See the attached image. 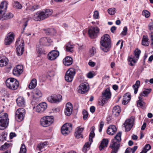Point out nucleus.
<instances>
[{
    "instance_id": "1",
    "label": "nucleus",
    "mask_w": 153,
    "mask_h": 153,
    "mask_svg": "<svg viewBox=\"0 0 153 153\" xmlns=\"http://www.w3.org/2000/svg\"><path fill=\"white\" fill-rule=\"evenodd\" d=\"M52 13V10L50 9H46L43 11H39L35 13L32 18L36 21H40L48 18Z\"/></svg>"
},
{
    "instance_id": "2",
    "label": "nucleus",
    "mask_w": 153,
    "mask_h": 153,
    "mask_svg": "<svg viewBox=\"0 0 153 153\" xmlns=\"http://www.w3.org/2000/svg\"><path fill=\"white\" fill-rule=\"evenodd\" d=\"M101 49L105 52L109 51L111 46V42L110 37L107 34L104 35L101 38L100 41Z\"/></svg>"
},
{
    "instance_id": "3",
    "label": "nucleus",
    "mask_w": 153,
    "mask_h": 153,
    "mask_svg": "<svg viewBox=\"0 0 153 153\" xmlns=\"http://www.w3.org/2000/svg\"><path fill=\"white\" fill-rule=\"evenodd\" d=\"M121 134V132L118 133L114 138L112 140L109 146L110 148L118 151L120 147Z\"/></svg>"
},
{
    "instance_id": "4",
    "label": "nucleus",
    "mask_w": 153,
    "mask_h": 153,
    "mask_svg": "<svg viewBox=\"0 0 153 153\" xmlns=\"http://www.w3.org/2000/svg\"><path fill=\"white\" fill-rule=\"evenodd\" d=\"M6 84L7 86L10 89L16 90L18 88L19 83L16 79L10 78L6 80Z\"/></svg>"
},
{
    "instance_id": "5",
    "label": "nucleus",
    "mask_w": 153,
    "mask_h": 153,
    "mask_svg": "<svg viewBox=\"0 0 153 153\" xmlns=\"http://www.w3.org/2000/svg\"><path fill=\"white\" fill-rule=\"evenodd\" d=\"M9 119L8 115L6 113L0 114V129L3 130L8 126L9 123Z\"/></svg>"
},
{
    "instance_id": "6",
    "label": "nucleus",
    "mask_w": 153,
    "mask_h": 153,
    "mask_svg": "<svg viewBox=\"0 0 153 153\" xmlns=\"http://www.w3.org/2000/svg\"><path fill=\"white\" fill-rule=\"evenodd\" d=\"M53 121V116H47L44 117L40 120V124L43 126L46 127L51 125Z\"/></svg>"
},
{
    "instance_id": "7",
    "label": "nucleus",
    "mask_w": 153,
    "mask_h": 153,
    "mask_svg": "<svg viewBox=\"0 0 153 153\" xmlns=\"http://www.w3.org/2000/svg\"><path fill=\"white\" fill-rule=\"evenodd\" d=\"M25 110L23 108H19L17 109L15 113V119L16 120L20 122L22 120L25 114Z\"/></svg>"
},
{
    "instance_id": "8",
    "label": "nucleus",
    "mask_w": 153,
    "mask_h": 153,
    "mask_svg": "<svg viewBox=\"0 0 153 153\" xmlns=\"http://www.w3.org/2000/svg\"><path fill=\"white\" fill-rule=\"evenodd\" d=\"M75 74V70L73 68L69 69L66 72L65 79V80L68 82H71L72 81L74 76Z\"/></svg>"
},
{
    "instance_id": "9",
    "label": "nucleus",
    "mask_w": 153,
    "mask_h": 153,
    "mask_svg": "<svg viewBox=\"0 0 153 153\" xmlns=\"http://www.w3.org/2000/svg\"><path fill=\"white\" fill-rule=\"evenodd\" d=\"M72 125L70 123H66L62 127L61 132L62 134L66 135L69 134L72 129Z\"/></svg>"
},
{
    "instance_id": "10",
    "label": "nucleus",
    "mask_w": 153,
    "mask_h": 153,
    "mask_svg": "<svg viewBox=\"0 0 153 153\" xmlns=\"http://www.w3.org/2000/svg\"><path fill=\"white\" fill-rule=\"evenodd\" d=\"M134 121V117H131L125 121L123 125L125 128L126 131H128L130 130L133 125Z\"/></svg>"
},
{
    "instance_id": "11",
    "label": "nucleus",
    "mask_w": 153,
    "mask_h": 153,
    "mask_svg": "<svg viewBox=\"0 0 153 153\" xmlns=\"http://www.w3.org/2000/svg\"><path fill=\"white\" fill-rule=\"evenodd\" d=\"M99 32V29L97 27H91L88 30L89 36L91 38L96 37Z\"/></svg>"
},
{
    "instance_id": "12",
    "label": "nucleus",
    "mask_w": 153,
    "mask_h": 153,
    "mask_svg": "<svg viewBox=\"0 0 153 153\" xmlns=\"http://www.w3.org/2000/svg\"><path fill=\"white\" fill-rule=\"evenodd\" d=\"M47 107V105L45 102L39 104L36 107V111L41 113L43 112Z\"/></svg>"
},
{
    "instance_id": "13",
    "label": "nucleus",
    "mask_w": 153,
    "mask_h": 153,
    "mask_svg": "<svg viewBox=\"0 0 153 153\" xmlns=\"http://www.w3.org/2000/svg\"><path fill=\"white\" fill-rule=\"evenodd\" d=\"M14 35L12 32H10L7 34L6 38L4 39V44L7 45L11 44L14 39Z\"/></svg>"
},
{
    "instance_id": "14",
    "label": "nucleus",
    "mask_w": 153,
    "mask_h": 153,
    "mask_svg": "<svg viewBox=\"0 0 153 153\" xmlns=\"http://www.w3.org/2000/svg\"><path fill=\"white\" fill-rule=\"evenodd\" d=\"M59 52L58 51L52 50L48 54V58L51 60L55 59L59 56Z\"/></svg>"
},
{
    "instance_id": "15",
    "label": "nucleus",
    "mask_w": 153,
    "mask_h": 153,
    "mask_svg": "<svg viewBox=\"0 0 153 153\" xmlns=\"http://www.w3.org/2000/svg\"><path fill=\"white\" fill-rule=\"evenodd\" d=\"M24 45L23 40H21L20 44L17 46L16 48L17 54L18 56L22 55L24 50Z\"/></svg>"
},
{
    "instance_id": "16",
    "label": "nucleus",
    "mask_w": 153,
    "mask_h": 153,
    "mask_svg": "<svg viewBox=\"0 0 153 153\" xmlns=\"http://www.w3.org/2000/svg\"><path fill=\"white\" fill-rule=\"evenodd\" d=\"M23 66L22 65H18L13 70V73L14 75L19 76L23 72Z\"/></svg>"
},
{
    "instance_id": "17",
    "label": "nucleus",
    "mask_w": 153,
    "mask_h": 153,
    "mask_svg": "<svg viewBox=\"0 0 153 153\" xmlns=\"http://www.w3.org/2000/svg\"><path fill=\"white\" fill-rule=\"evenodd\" d=\"M62 96H48L47 98L48 101L52 103H57L62 100Z\"/></svg>"
},
{
    "instance_id": "18",
    "label": "nucleus",
    "mask_w": 153,
    "mask_h": 153,
    "mask_svg": "<svg viewBox=\"0 0 153 153\" xmlns=\"http://www.w3.org/2000/svg\"><path fill=\"white\" fill-rule=\"evenodd\" d=\"M88 90V88L86 85L84 83H82L78 87V91L80 93L83 94L87 92Z\"/></svg>"
},
{
    "instance_id": "19",
    "label": "nucleus",
    "mask_w": 153,
    "mask_h": 153,
    "mask_svg": "<svg viewBox=\"0 0 153 153\" xmlns=\"http://www.w3.org/2000/svg\"><path fill=\"white\" fill-rule=\"evenodd\" d=\"M84 129V128H80V127H78L76 128L75 132V136L76 138H83V136L82 132L83 131Z\"/></svg>"
},
{
    "instance_id": "20",
    "label": "nucleus",
    "mask_w": 153,
    "mask_h": 153,
    "mask_svg": "<svg viewBox=\"0 0 153 153\" xmlns=\"http://www.w3.org/2000/svg\"><path fill=\"white\" fill-rule=\"evenodd\" d=\"M72 105L70 102H68L66 104L65 113L66 115L69 116L71 114L72 111Z\"/></svg>"
},
{
    "instance_id": "21",
    "label": "nucleus",
    "mask_w": 153,
    "mask_h": 153,
    "mask_svg": "<svg viewBox=\"0 0 153 153\" xmlns=\"http://www.w3.org/2000/svg\"><path fill=\"white\" fill-rule=\"evenodd\" d=\"M7 7V3L6 1H2L0 5V14L6 12Z\"/></svg>"
},
{
    "instance_id": "22",
    "label": "nucleus",
    "mask_w": 153,
    "mask_h": 153,
    "mask_svg": "<svg viewBox=\"0 0 153 153\" xmlns=\"http://www.w3.org/2000/svg\"><path fill=\"white\" fill-rule=\"evenodd\" d=\"M121 111V108L119 106H115L112 109V114L114 117H117L119 115Z\"/></svg>"
},
{
    "instance_id": "23",
    "label": "nucleus",
    "mask_w": 153,
    "mask_h": 153,
    "mask_svg": "<svg viewBox=\"0 0 153 153\" xmlns=\"http://www.w3.org/2000/svg\"><path fill=\"white\" fill-rule=\"evenodd\" d=\"M117 129L114 125L110 126L107 130V133L110 135H113L117 131Z\"/></svg>"
},
{
    "instance_id": "24",
    "label": "nucleus",
    "mask_w": 153,
    "mask_h": 153,
    "mask_svg": "<svg viewBox=\"0 0 153 153\" xmlns=\"http://www.w3.org/2000/svg\"><path fill=\"white\" fill-rule=\"evenodd\" d=\"M17 104L19 106L24 107L25 105V101L23 96H19L16 100Z\"/></svg>"
},
{
    "instance_id": "25",
    "label": "nucleus",
    "mask_w": 153,
    "mask_h": 153,
    "mask_svg": "<svg viewBox=\"0 0 153 153\" xmlns=\"http://www.w3.org/2000/svg\"><path fill=\"white\" fill-rule=\"evenodd\" d=\"M110 97L111 96H101L98 101L99 104L103 106Z\"/></svg>"
},
{
    "instance_id": "26",
    "label": "nucleus",
    "mask_w": 153,
    "mask_h": 153,
    "mask_svg": "<svg viewBox=\"0 0 153 153\" xmlns=\"http://www.w3.org/2000/svg\"><path fill=\"white\" fill-rule=\"evenodd\" d=\"M73 59L70 56H67L63 60V63L66 66H68L71 65L73 62Z\"/></svg>"
},
{
    "instance_id": "27",
    "label": "nucleus",
    "mask_w": 153,
    "mask_h": 153,
    "mask_svg": "<svg viewBox=\"0 0 153 153\" xmlns=\"http://www.w3.org/2000/svg\"><path fill=\"white\" fill-rule=\"evenodd\" d=\"M65 50L67 52H73L74 51V45L70 42H68L65 46Z\"/></svg>"
},
{
    "instance_id": "28",
    "label": "nucleus",
    "mask_w": 153,
    "mask_h": 153,
    "mask_svg": "<svg viewBox=\"0 0 153 153\" xmlns=\"http://www.w3.org/2000/svg\"><path fill=\"white\" fill-rule=\"evenodd\" d=\"M40 97L37 96H31L30 98V103L32 105H35L40 100Z\"/></svg>"
},
{
    "instance_id": "29",
    "label": "nucleus",
    "mask_w": 153,
    "mask_h": 153,
    "mask_svg": "<svg viewBox=\"0 0 153 153\" xmlns=\"http://www.w3.org/2000/svg\"><path fill=\"white\" fill-rule=\"evenodd\" d=\"M108 143V139H103L101 142L99 148L100 150H102L104 147H107Z\"/></svg>"
},
{
    "instance_id": "30",
    "label": "nucleus",
    "mask_w": 153,
    "mask_h": 153,
    "mask_svg": "<svg viewBox=\"0 0 153 153\" xmlns=\"http://www.w3.org/2000/svg\"><path fill=\"white\" fill-rule=\"evenodd\" d=\"M2 14V21L10 19L13 17V15L11 13H8L6 14H5V13H3Z\"/></svg>"
},
{
    "instance_id": "31",
    "label": "nucleus",
    "mask_w": 153,
    "mask_h": 153,
    "mask_svg": "<svg viewBox=\"0 0 153 153\" xmlns=\"http://www.w3.org/2000/svg\"><path fill=\"white\" fill-rule=\"evenodd\" d=\"M47 35H53L56 33L55 30L53 28L43 29Z\"/></svg>"
},
{
    "instance_id": "32",
    "label": "nucleus",
    "mask_w": 153,
    "mask_h": 153,
    "mask_svg": "<svg viewBox=\"0 0 153 153\" xmlns=\"http://www.w3.org/2000/svg\"><path fill=\"white\" fill-rule=\"evenodd\" d=\"M37 85V81L35 79H32L28 86L30 89H32L35 88Z\"/></svg>"
},
{
    "instance_id": "33",
    "label": "nucleus",
    "mask_w": 153,
    "mask_h": 153,
    "mask_svg": "<svg viewBox=\"0 0 153 153\" xmlns=\"http://www.w3.org/2000/svg\"><path fill=\"white\" fill-rule=\"evenodd\" d=\"M142 44L144 46H149V43L148 42V38L147 36L144 35L143 36Z\"/></svg>"
},
{
    "instance_id": "34",
    "label": "nucleus",
    "mask_w": 153,
    "mask_h": 153,
    "mask_svg": "<svg viewBox=\"0 0 153 153\" xmlns=\"http://www.w3.org/2000/svg\"><path fill=\"white\" fill-rule=\"evenodd\" d=\"M140 82L139 80H137L136 81L135 84H134L133 85V88L134 90V93L136 94L137 93L138 88H139L140 85Z\"/></svg>"
},
{
    "instance_id": "35",
    "label": "nucleus",
    "mask_w": 153,
    "mask_h": 153,
    "mask_svg": "<svg viewBox=\"0 0 153 153\" xmlns=\"http://www.w3.org/2000/svg\"><path fill=\"white\" fill-rule=\"evenodd\" d=\"M134 56H131L128 58V64L129 65L133 66L134 65V64L136 62V61L134 59Z\"/></svg>"
},
{
    "instance_id": "36",
    "label": "nucleus",
    "mask_w": 153,
    "mask_h": 153,
    "mask_svg": "<svg viewBox=\"0 0 153 153\" xmlns=\"http://www.w3.org/2000/svg\"><path fill=\"white\" fill-rule=\"evenodd\" d=\"M47 37H43L40 39L39 42L41 45L44 46H48L49 44L47 43Z\"/></svg>"
},
{
    "instance_id": "37",
    "label": "nucleus",
    "mask_w": 153,
    "mask_h": 153,
    "mask_svg": "<svg viewBox=\"0 0 153 153\" xmlns=\"http://www.w3.org/2000/svg\"><path fill=\"white\" fill-rule=\"evenodd\" d=\"M123 98L122 101V104L126 105L130 101L131 99V96H123Z\"/></svg>"
},
{
    "instance_id": "38",
    "label": "nucleus",
    "mask_w": 153,
    "mask_h": 153,
    "mask_svg": "<svg viewBox=\"0 0 153 153\" xmlns=\"http://www.w3.org/2000/svg\"><path fill=\"white\" fill-rule=\"evenodd\" d=\"M39 7V5H30L27 8L28 10L32 11H33L35 10L38 9Z\"/></svg>"
},
{
    "instance_id": "39",
    "label": "nucleus",
    "mask_w": 153,
    "mask_h": 153,
    "mask_svg": "<svg viewBox=\"0 0 153 153\" xmlns=\"http://www.w3.org/2000/svg\"><path fill=\"white\" fill-rule=\"evenodd\" d=\"M152 91L151 88L145 89L143 92L140 94V96H146L149 94Z\"/></svg>"
},
{
    "instance_id": "40",
    "label": "nucleus",
    "mask_w": 153,
    "mask_h": 153,
    "mask_svg": "<svg viewBox=\"0 0 153 153\" xmlns=\"http://www.w3.org/2000/svg\"><path fill=\"white\" fill-rule=\"evenodd\" d=\"M102 96H111V93L110 88H107L103 92H102Z\"/></svg>"
},
{
    "instance_id": "41",
    "label": "nucleus",
    "mask_w": 153,
    "mask_h": 153,
    "mask_svg": "<svg viewBox=\"0 0 153 153\" xmlns=\"http://www.w3.org/2000/svg\"><path fill=\"white\" fill-rule=\"evenodd\" d=\"M8 63V59H0V67H3L7 65Z\"/></svg>"
},
{
    "instance_id": "42",
    "label": "nucleus",
    "mask_w": 153,
    "mask_h": 153,
    "mask_svg": "<svg viewBox=\"0 0 153 153\" xmlns=\"http://www.w3.org/2000/svg\"><path fill=\"white\" fill-rule=\"evenodd\" d=\"M13 6L18 9H20L22 8V5L19 2L17 1H15L13 3Z\"/></svg>"
},
{
    "instance_id": "43",
    "label": "nucleus",
    "mask_w": 153,
    "mask_h": 153,
    "mask_svg": "<svg viewBox=\"0 0 153 153\" xmlns=\"http://www.w3.org/2000/svg\"><path fill=\"white\" fill-rule=\"evenodd\" d=\"M108 13L111 15H114L116 12V10L114 8H111L108 10Z\"/></svg>"
},
{
    "instance_id": "44",
    "label": "nucleus",
    "mask_w": 153,
    "mask_h": 153,
    "mask_svg": "<svg viewBox=\"0 0 153 153\" xmlns=\"http://www.w3.org/2000/svg\"><path fill=\"white\" fill-rule=\"evenodd\" d=\"M138 98L139 100L137 101V105L138 107H141L143 106V103H144L142 100V96H139Z\"/></svg>"
},
{
    "instance_id": "45",
    "label": "nucleus",
    "mask_w": 153,
    "mask_h": 153,
    "mask_svg": "<svg viewBox=\"0 0 153 153\" xmlns=\"http://www.w3.org/2000/svg\"><path fill=\"white\" fill-rule=\"evenodd\" d=\"M47 144V143L46 142L41 143L37 146V148L40 151H41V149L43 148Z\"/></svg>"
},
{
    "instance_id": "46",
    "label": "nucleus",
    "mask_w": 153,
    "mask_h": 153,
    "mask_svg": "<svg viewBox=\"0 0 153 153\" xmlns=\"http://www.w3.org/2000/svg\"><path fill=\"white\" fill-rule=\"evenodd\" d=\"M19 153H26V149L24 143L22 144V145Z\"/></svg>"
},
{
    "instance_id": "47",
    "label": "nucleus",
    "mask_w": 153,
    "mask_h": 153,
    "mask_svg": "<svg viewBox=\"0 0 153 153\" xmlns=\"http://www.w3.org/2000/svg\"><path fill=\"white\" fill-rule=\"evenodd\" d=\"M94 136L95 134L94 131L92 130L90 132L89 136V141L90 142H92V138L94 137Z\"/></svg>"
},
{
    "instance_id": "48",
    "label": "nucleus",
    "mask_w": 153,
    "mask_h": 153,
    "mask_svg": "<svg viewBox=\"0 0 153 153\" xmlns=\"http://www.w3.org/2000/svg\"><path fill=\"white\" fill-rule=\"evenodd\" d=\"M142 15L143 16H144L146 18L149 17L150 15V13L146 10H143L142 12Z\"/></svg>"
},
{
    "instance_id": "49",
    "label": "nucleus",
    "mask_w": 153,
    "mask_h": 153,
    "mask_svg": "<svg viewBox=\"0 0 153 153\" xmlns=\"http://www.w3.org/2000/svg\"><path fill=\"white\" fill-rule=\"evenodd\" d=\"M134 53L135 56L137 59H138L141 53V51L140 50L137 49L134 51Z\"/></svg>"
},
{
    "instance_id": "50",
    "label": "nucleus",
    "mask_w": 153,
    "mask_h": 153,
    "mask_svg": "<svg viewBox=\"0 0 153 153\" xmlns=\"http://www.w3.org/2000/svg\"><path fill=\"white\" fill-rule=\"evenodd\" d=\"M82 114H83V118L84 120L87 119L88 116V113L87 111L85 110H83L82 111Z\"/></svg>"
},
{
    "instance_id": "51",
    "label": "nucleus",
    "mask_w": 153,
    "mask_h": 153,
    "mask_svg": "<svg viewBox=\"0 0 153 153\" xmlns=\"http://www.w3.org/2000/svg\"><path fill=\"white\" fill-rule=\"evenodd\" d=\"M33 93L36 95H41L42 94L41 91L38 88H36L33 91Z\"/></svg>"
},
{
    "instance_id": "52",
    "label": "nucleus",
    "mask_w": 153,
    "mask_h": 153,
    "mask_svg": "<svg viewBox=\"0 0 153 153\" xmlns=\"http://www.w3.org/2000/svg\"><path fill=\"white\" fill-rule=\"evenodd\" d=\"M151 148V146L149 144H146L144 147L143 148V150L145 152L146 151V153L147 152L149 151V149Z\"/></svg>"
},
{
    "instance_id": "53",
    "label": "nucleus",
    "mask_w": 153,
    "mask_h": 153,
    "mask_svg": "<svg viewBox=\"0 0 153 153\" xmlns=\"http://www.w3.org/2000/svg\"><path fill=\"white\" fill-rule=\"evenodd\" d=\"M9 146V144L5 143L0 148V150H3L4 149H6Z\"/></svg>"
},
{
    "instance_id": "54",
    "label": "nucleus",
    "mask_w": 153,
    "mask_h": 153,
    "mask_svg": "<svg viewBox=\"0 0 153 153\" xmlns=\"http://www.w3.org/2000/svg\"><path fill=\"white\" fill-rule=\"evenodd\" d=\"M127 31V28L126 27H125L123 29V30L121 33V35L122 36H125Z\"/></svg>"
},
{
    "instance_id": "55",
    "label": "nucleus",
    "mask_w": 153,
    "mask_h": 153,
    "mask_svg": "<svg viewBox=\"0 0 153 153\" xmlns=\"http://www.w3.org/2000/svg\"><path fill=\"white\" fill-rule=\"evenodd\" d=\"M37 50L38 53L40 54H45L46 53L45 51L42 50L41 48H38L37 49Z\"/></svg>"
},
{
    "instance_id": "56",
    "label": "nucleus",
    "mask_w": 153,
    "mask_h": 153,
    "mask_svg": "<svg viewBox=\"0 0 153 153\" xmlns=\"http://www.w3.org/2000/svg\"><path fill=\"white\" fill-rule=\"evenodd\" d=\"M96 53V49L94 48H92L90 50V53L91 56H93Z\"/></svg>"
},
{
    "instance_id": "57",
    "label": "nucleus",
    "mask_w": 153,
    "mask_h": 153,
    "mask_svg": "<svg viewBox=\"0 0 153 153\" xmlns=\"http://www.w3.org/2000/svg\"><path fill=\"white\" fill-rule=\"evenodd\" d=\"M104 125V122L103 121H101L100 124V128L99 130V132H100L102 131Z\"/></svg>"
},
{
    "instance_id": "58",
    "label": "nucleus",
    "mask_w": 153,
    "mask_h": 153,
    "mask_svg": "<svg viewBox=\"0 0 153 153\" xmlns=\"http://www.w3.org/2000/svg\"><path fill=\"white\" fill-rule=\"evenodd\" d=\"M93 16L95 19H98L99 17V13L98 11L97 10L94 11Z\"/></svg>"
},
{
    "instance_id": "59",
    "label": "nucleus",
    "mask_w": 153,
    "mask_h": 153,
    "mask_svg": "<svg viewBox=\"0 0 153 153\" xmlns=\"http://www.w3.org/2000/svg\"><path fill=\"white\" fill-rule=\"evenodd\" d=\"M87 76L89 78H91L94 76V74L91 72H90L87 74Z\"/></svg>"
},
{
    "instance_id": "60",
    "label": "nucleus",
    "mask_w": 153,
    "mask_h": 153,
    "mask_svg": "<svg viewBox=\"0 0 153 153\" xmlns=\"http://www.w3.org/2000/svg\"><path fill=\"white\" fill-rule=\"evenodd\" d=\"M149 29L150 30H153V22L150 23L148 26Z\"/></svg>"
},
{
    "instance_id": "61",
    "label": "nucleus",
    "mask_w": 153,
    "mask_h": 153,
    "mask_svg": "<svg viewBox=\"0 0 153 153\" xmlns=\"http://www.w3.org/2000/svg\"><path fill=\"white\" fill-rule=\"evenodd\" d=\"M88 64L90 66L93 67L95 66V63L94 62L89 61L88 63Z\"/></svg>"
},
{
    "instance_id": "62",
    "label": "nucleus",
    "mask_w": 153,
    "mask_h": 153,
    "mask_svg": "<svg viewBox=\"0 0 153 153\" xmlns=\"http://www.w3.org/2000/svg\"><path fill=\"white\" fill-rule=\"evenodd\" d=\"M91 142H87L85 143L84 146L86 148H88L91 144Z\"/></svg>"
},
{
    "instance_id": "63",
    "label": "nucleus",
    "mask_w": 153,
    "mask_h": 153,
    "mask_svg": "<svg viewBox=\"0 0 153 153\" xmlns=\"http://www.w3.org/2000/svg\"><path fill=\"white\" fill-rule=\"evenodd\" d=\"M90 111L92 113H94L95 110V108L94 106H91L90 108Z\"/></svg>"
},
{
    "instance_id": "64",
    "label": "nucleus",
    "mask_w": 153,
    "mask_h": 153,
    "mask_svg": "<svg viewBox=\"0 0 153 153\" xmlns=\"http://www.w3.org/2000/svg\"><path fill=\"white\" fill-rule=\"evenodd\" d=\"M16 134L15 133L11 132L10 134V139H12L13 137H15Z\"/></svg>"
}]
</instances>
